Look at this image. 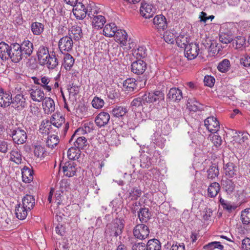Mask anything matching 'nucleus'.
<instances>
[{
  "label": "nucleus",
  "instance_id": "9",
  "mask_svg": "<svg viewBox=\"0 0 250 250\" xmlns=\"http://www.w3.org/2000/svg\"><path fill=\"white\" fill-rule=\"evenodd\" d=\"M149 233V229L148 227L144 224H138L133 229L134 236L141 240L146 238Z\"/></svg>",
  "mask_w": 250,
  "mask_h": 250
},
{
  "label": "nucleus",
  "instance_id": "40",
  "mask_svg": "<svg viewBox=\"0 0 250 250\" xmlns=\"http://www.w3.org/2000/svg\"><path fill=\"white\" fill-rule=\"evenodd\" d=\"M46 61H47L44 62V64H46V66L49 69H54L58 64V60L54 52L50 53L49 57L47 58Z\"/></svg>",
  "mask_w": 250,
  "mask_h": 250
},
{
  "label": "nucleus",
  "instance_id": "19",
  "mask_svg": "<svg viewBox=\"0 0 250 250\" xmlns=\"http://www.w3.org/2000/svg\"><path fill=\"white\" fill-rule=\"evenodd\" d=\"M110 119V115L107 112H102L96 116L95 122L98 127H102L108 124Z\"/></svg>",
  "mask_w": 250,
  "mask_h": 250
},
{
  "label": "nucleus",
  "instance_id": "39",
  "mask_svg": "<svg viewBox=\"0 0 250 250\" xmlns=\"http://www.w3.org/2000/svg\"><path fill=\"white\" fill-rule=\"evenodd\" d=\"M233 35L230 31L221 32L219 35V41L222 43L228 44L233 40Z\"/></svg>",
  "mask_w": 250,
  "mask_h": 250
},
{
  "label": "nucleus",
  "instance_id": "29",
  "mask_svg": "<svg viewBox=\"0 0 250 250\" xmlns=\"http://www.w3.org/2000/svg\"><path fill=\"white\" fill-rule=\"evenodd\" d=\"M22 202V205L26 208L27 209L31 210L35 206V199L33 196L26 194L23 197Z\"/></svg>",
  "mask_w": 250,
  "mask_h": 250
},
{
  "label": "nucleus",
  "instance_id": "64",
  "mask_svg": "<svg viewBox=\"0 0 250 250\" xmlns=\"http://www.w3.org/2000/svg\"><path fill=\"white\" fill-rule=\"evenodd\" d=\"M132 250H147L146 245L144 243H136L133 244Z\"/></svg>",
  "mask_w": 250,
  "mask_h": 250
},
{
  "label": "nucleus",
  "instance_id": "42",
  "mask_svg": "<svg viewBox=\"0 0 250 250\" xmlns=\"http://www.w3.org/2000/svg\"><path fill=\"white\" fill-rule=\"evenodd\" d=\"M236 167L233 163H228L225 167V174L230 178L236 175Z\"/></svg>",
  "mask_w": 250,
  "mask_h": 250
},
{
  "label": "nucleus",
  "instance_id": "61",
  "mask_svg": "<svg viewBox=\"0 0 250 250\" xmlns=\"http://www.w3.org/2000/svg\"><path fill=\"white\" fill-rule=\"evenodd\" d=\"M240 64L245 67H250V55L245 54L240 59Z\"/></svg>",
  "mask_w": 250,
  "mask_h": 250
},
{
  "label": "nucleus",
  "instance_id": "47",
  "mask_svg": "<svg viewBox=\"0 0 250 250\" xmlns=\"http://www.w3.org/2000/svg\"><path fill=\"white\" fill-rule=\"evenodd\" d=\"M146 102V98L144 94L143 95L135 98L131 103V105L135 108L143 106L145 104Z\"/></svg>",
  "mask_w": 250,
  "mask_h": 250
},
{
  "label": "nucleus",
  "instance_id": "4",
  "mask_svg": "<svg viewBox=\"0 0 250 250\" xmlns=\"http://www.w3.org/2000/svg\"><path fill=\"white\" fill-rule=\"evenodd\" d=\"M88 16L92 18V25L96 28H102L105 23L106 20L104 16L100 15H97L96 10L93 11L92 9L89 11L88 13Z\"/></svg>",
  "mask_w": 250,
  "mask_h": 250
},
{
  "label": "nucleus",
  "instance_id": "23",
  "mask_svg": "<svg viewBox=\"0 0 250 250\" xmlns=\"http://www.w3.org/2000/svg\"><path fill=\"white\" fill-rule=\"evenodd\" d=\"M42 108L46 114H50L55 110V103L50 97H45L42 101Z\"/></svg>",
  "mask_w": 250,
  "mask_h": 250
},
{
  "label": "nucleus",
  "instance_id": "2",
  "mask_svg": "<svg viewBox=\"0 0 250 250\" xmlns=\"http://www.w3.org/2000/svg\"><path fill=\"white\" fill-rule=\"evenodd\" d=\"M124 227L123 220L116 218L112 223L107 224L105 232L107 235L117 237L122 234Z\"/></svg>",
  "mask_w": 250,
  "mask_h": 250
},
{
  "label": "nucleus",
  "instance_id": "13",
  "mask_svg": "<svg viewBox=\"0 0 250 250\" xmlns=\"http://www.w3.org/2000/svg\"><path fill=\"white\" fill-rule=\"evenodd\" d=\"M140 14L146 19H149L153 17L155 13V9L153 6L146 2H142L140 8Z\"/></svg>",
  "mask_w": 250,
  "mask_h": 250
},
{
  "label": "nucleus",
  "instance_id": "30",
  "mask_svg": "<svg viewBox=\"0 0 250 250\" xmlns=\"http://www.w3.org/2000/svg\"><path fill=\"white\" fill-rule=\"evenodd\" d=\"M29 211V209H27L26 208H25L21 204L17 205L15 208L16 217L20 220L24 219L26 217L28 212Z\"/></svg>",
  "mask_w": 250,
  "mask_h": 250
},
{
  "label": "nucleus",
  "instance_id": "44",
  "mask_svg": "<svg viewBox=\"0 0 250 250\" xmlns=\"http://www.w3.org/2000/svg\"><path fill=\"white\" fill-rule=\"evenodd\" d=\"M175 41L178 46L184 49L189 43V41L187 36L180 35L176 38Z\"/></svg>",
  "mask_w": 250,
  "mask_h": 250
},
{
  "label": "nucleus",
  "instance_id": "59",
  "mask_svg": "<svg viewBox=\"0 0 250 250\" xmlns=\"http://www.w3.org/2000/svg\"><path fill=\"white\" fill-rule=\"evenodd\" d=\"M50 81L49 78L46 76L42 77L41 79V86L48 92H50L51 90V86L48 85Z\"/></svg>",
  "mask_w": 250,
  "mask_h": 250
},
{
  "label": "nucleus",
  "instance_id": "57",
  "mask_svg": "<svg viewBox=\"0 0 250 250\" xmlns=\"http://www.w3.org/2000/svg\"><path fill=\"white\" fill-rule=\"evenodd\" d=\"M107 142L109 145L112 146H118L120 144L119 136L116 133L111 135L110 137L108 138Z\"/></svg>",
  "mask_w": 250,
  "mask_h": 250
},
{
  "label": "nucleus",
  "instance_id": "51",
  "mask_svg": "<svg viewBox=\"0 0 250 250\" xmlns=\"http://www.w3.org/2000/svg\"><path fill=\"white\" fill-rule=\"evenodd\" d=\"M222 186L225 191L229 193H231L235 188L234 183L231 180L229 179L223 181Z\"/></svg>",
  "mask_w": 250,
  "mask_h": 250
},
{
  "label": "nucleus",
  "instance_id": "16",
  "mask_svg": "<svg viewBox=\"0 0 250 250\" xmlns=\"http://www.w3.org/2000/svg\"><path fill=\"white\" fill-rule=\"evenodd\" d=\"M61 165L62 166V169L64 175L71 177L75 175L77 168L74 162L68 161L64 163L63 165L62 164H61Z\"/></svg>",
  "mask_w": 250,
  "mask_h": 250
},
{
  "label": "nucleus",
  "instance_id": "17",
  "mask_svg": "<svg viewBox=\"0 0 250 250\" xmlns=\"http://www.w3.org/2000/svg\"><path fill=\"white\" fill-rule=\"evenodd\" d=\"M21 51L25 58H27L31 55L33 53L34 47L32 42L28 40L24 41L20 44Z\"/></svg>",
  "mask_w": 250,
  "mask_h": 250
},
{
  "label": "nucleus",
  "instance_id": "63",
  "mask_svg": "<svg viewBox=\"0 0 250 250\" xmlns=\"http://www.w3.org/2000/svg\"><path fill=\"white\" fill-rule=\"evenodd\" d=\"M129 194L132 199H136L141 195L142 191L139 188H134L131 190Z\"/></svg>",
  "mask_w": 250,
  "mask_h": 250
},
{
  "label": "nucleus",
  "instance_id": "20",
  "mask_svg": "<svg viewBox=\"0 0 250 250\" xmlns=\"http://www.w3.org/2000/svg\"><path fill=\"white\" fill-rule=\"evenodd\" d=\"M29 92L31 99L35 102H40L45 98L44 92L41 88H32Z\"/></svg>",
  "mask_w": 250,
  "mask_h": 250
},
{
  "label": "nucleus",
  "instance_id": "34",
  "mask_svg": "<svg viewBox=\"0 0 250 250\" xmlns=\"http://www.w3.org/2000/svg\"><path fill=\"white\" fill-rule=\"evenodd\" d=\"M128 112L126 107L122 106H116L112 110V114L114 117L123 119L124 117Z\"/></svg>",
  "mask_w": 250,
  "mask_h": 250
},
{
  "label": "nucleus",
  "instance_id": "45",
  "mask_svg": "<svg viewBox=\"0 0 250 250\" xmlns=\"http://www.w3.org/2000/svg\"><path fill=\"white\" fill-rule=\"evenodd\" d=\"M133 56L138 60H141L146 56V49L145 46H139L137 49H134Z\"/></svg>",
  "mask_w": 250,
  "mask_h": 250
},
{
  "label": "nucleus",
  "instance_id": "43",
  "mask_svg": "<svg viewBox=\"0 0 250 250\" xmlns=\"http://www.w3.org/2000/svg\"><path fill=\"white\" fill-rule=\"evenodd\" d=\"M10 160L17 164H21L22 159L20 151L17 149L12 150L10 153Z\"/></svg>",
  "mask_w": 250,
  "mask_h": 250
},
{
  "label": "nucleus",
  "instance_id": "11",
  "mask_svg": "<svg viewBox=\"0 0 250 250\" xmlns=\"http://www.w3.org/2000/svg\"><path fill=\"white\" fill-rule=\"evenodd\" d=\"M73 12L77 19L83 20L86 17V14L88 15L89 11L84 4L79 2L73 6Z\"/></svg>",
  "mask_w": 250,
  "mask_h": 250
},
{
  "label": "nucleus",
  "instance_id": "24",
  "mask_svg": "<svg viewBox=\"0 0 250 250\" xmlns=\"http://www.w3.org/2000/svg\"><path fill=\"white\" fill-rule=\"evenodd\" d=\"M11 44L1 42H0V58L2 60L9 59L10 55Z\"/></svg>",
  "mask_w": 250,
  "mask_h": 250
},
{
  "label": "nucleus",
  "instance_id": "58",
  "mask_svg": "<svg viewBox=\"0 0 250 250\" xmlns=\"http://www.w3.org/2000/svg\"><path fill=\"white\" fill-rule=\"evenodd\" d=\"M104 104V100L98 97H94L92 101V106L96 109H100L103 107Z\"/></svg>",
  "mask_w": 250,
  "mask_h": 250
},
{
  "label": "nucleus",
  "instance_id": "26",
  "mask_svg": "<svg viewBox=\"0 0 250 250\" xmlns=\"http://www.w3.org/2000/svg\"><path fill=\"white\" fill-rule=\"evenodd\" d=\"M220 190V186L219 183L213 182L208 187L207 189V196L208 198H215Z\"/></svg>",
  "mask_w": 250,
  "mask_h": 250
},
{
  "label": "nucleus",
  "instance_id": "46",
  "mask_svg": "<svg viewBox=\"0 0 250 250\" xmlns=\"http://www.w3.org/2000/svg\"><path fill=\"white\" fill-rule=\"evenodd\" d=\"M219 173V171L217 165L216 164H213L210 166L208 170V178L213 180L218 176Z\"/></svg>",
  "mask_w": 250,
  "mask_h": 250
},
{
  "label": "nucleus",
  "instance_id": "6",
  "mask_svg": "<svg viewBox=\"0 0 250 250\" xmlns=\"http://www.w3.org/2000/svg\"><path fill=\"white\" fill-rule=\"evenodd\" d=\"M185 55L188 60L195 59L199 53V45L197 42H191L185 47Z\"/></svg>",
  "mask_w": 250,
  "mask_h": 250
},
{
  "label": "nucleus",
  "instance_id": "35",
  "mask_svg": "<svg viewBox=\"0 0 250 250\" xmlns=\"http://www.w3.org/2000/svg\"><path fill=\"white\" fill-rule=\"evenodd\" d=\"M151 217V214L149 212L148 208H144L139 209L138 211V217L140 221L143 223L147 222Z\"/></svg>",
  "mask_w": 250,
  "mask_h": 250
},
{
  "label": "nucleus",
  "instance_id": "10",
  "mask_svg": "<svg viewBox=\"0 0 250 250\" xmlns=\"http://www.w3.org/2000/svg\"><path fill=\"white\" fill-rule=\"evenodd\" d=\"M59 48L61 52H70L72 50L73 42L70 37L65 36L61 38L58 43Z\"/></svg>",
  "mask_w": 250,
  "mask_h": 250
},
{
  "label": "nucleus",
  "instance_id": "14",
  "mask_svg": "<svg viewBox=\"0 0 250 250\" xmlns=\"http://www.w3.org/2000/svg\"><path fill=\"white\" fill-rule=\"evenodd\" d=\"M146 69V63L142 60L133 62L131 65V71L137 75L142 74Z\"/></svg>",
  "mask_w": 250,
  "mask_h": 250
},
{
  "label": "nucleus",
  "instance_id": "50",
  "mask_svg": "<svg viewBox=\"0 0 250 250\" xmlns=\"http://www.w3.org/2000/svg\"><path fill=\"white\" fill-rule=\"evenodd\" d=\"M240 219L244 225L250 224V208H247L241 211Z\"/></svg>",
  "mask_w": 250,
  "mask_h": 250
},
{
  "label": "nucleus",
  "instance_id": "3",
  "mask_svg": "<svg viewBox=\"0 0 250 250\" xmlns=\"http://www.w3.org/2000/svg\"><path fill=\"white\" fill-rule=\"evenodd\" d=\"M9 135L12 138L13 142L18 145L24 144L27 139L26 131L19 127L12 126L7 131Z\"/></svg>",
  "mask_w": 250,
  "mask_h": 250
},
{
  "label": "nucleus",
  "instance_id": "56",
  "mask_svg": "<svg viewBox=\"0 0 250 250\" xmlns=\"http://www.w3.org/2000/svg\"><path fill=\"white\" fill-rule=\"evenodd\" d=\"M210 141L216 147H219L222 142L221 137L217 134H211L209 136Z\"/></svg>",
  "mask_w": 250,
  "mask_h": 250
},
{
  "label": "nucleus",
  "instance_id": "53",
  "mask_svg": "<svg viewBox=\"0 0 250 250\" xmlns=\"http://www.w3.org/2000/svg\"><path fill=\"white\" fill-rule=\"evenodd\" d=\"M224 247L220 244V242L214 241L208 243L203 247L205 250H214L215 249L222 250Z\"/></svg>",
  "mask_w": 250,
  "mask_h": 250
},
{
  "label": "nucleus",
  "instance_id": "36",
  "mask_svg": "<svg viewBox=\"0 0 250 250\" xmlns=\"http://www.w3.org/2000/svg\"><path fill=\"white\" fill-rule=\"evenodd\" d=\"M22 179L25 183H30L33 180V171L27 167H24L22 169Z\"/></svg>",
  "mask_w": 250,
  "mask_h": 250
},
{
  "label": "nucleus",
  "instance_id": "7",
  "mask_svg": "<svg viewBox=\"0 0 250 250\" xmlns=\"http://www.w3.org/2000/svg\"><path fill=\"white\" fill-rule=\"evenodd\" d=\"M83 132V130L78 128L75 131L74 134L72 136L69 140V143H71L73 140H75L74 143V146L81 150L86 146L88 143L86 139L83 136L77 137L76 139L75 138L77 135L80 134L79 132Z\"/></svg>",
  "mask_w": 250,
  "mask_h": 250
},
{
  "label": "nucleus",
  "instance_id": "28",
  "mask_svg": "<svg viewBox=\"0 0 250 250\" xmlns=\"http://www.w3.org/2000/svg\"><path fill=\"white\" fill-rule=\"evenodd\" d=\"M75 62V59L69 53L64 55L62 65L66 71L71 70Z\"/></svg>",
  "mask_w": 250,
  "mask_h": 250
},
{
  "label": "nucleus",
  "instance_id": "49",
  "mask_svg": "<svg viewBox=\"0 0 250 250\" xmlns=\"http://www.w3.org/2000/svg\"><path fill=\"white\" fill-rule=\"evenodd\" d=\"M230 68V62L228 59H224L220 62L217 66L218 70L225 73L229 70Z\"/></svg>",
  "mask_w": 250,
  "mask_h": 250
},
{
  "label": "nucleus",
  "instance_id": "38",
  "mask_svg": "<svg viewBox=\"0 0 250 250\" xmlns=\"http://www.w3.org/2000/svg\"><path fill=\"white\" fill-rule=\"evenodd\" d=\"M188 108L190 111H197L200 109L201 104L195 98H189L187 104Z\"/></svg>",
  "mask_w": 250,
  "mask_h": 250
},
{
  "label": "nucleus",
  "instance_id": "15",
  "mask_svg": "<svg viewBox=\"0 0 250 250\" xmlns=\"http://www.w3.org/2000/svg\"><path fill=\"white\" fill-rule=\"evenodd\" d=\"M12 102V94L9 92L4 90L0 87V106L6 107L10 105Z\"/></svg>",
  "mask_w": 250,
  "mask_h": 250
},
{
  "label": "nucleus",
  "instance_id": "21",
  "mask_svg": "<svg viewBox=\"0 0 250 250\" xmlns=\"http://www.w3.org/2000/svg\"><path fill=\"white\" fill-rule=\"evenodd\" d=\"M167 98L173 102H179L183 98L182 92L178 88H171L169 90Z\"/></svg>",
  "mask_w": 250,
  "mask_h": 250
},
{
  "label": "nucleus",
  "instance_id": "41",
  "mask_svg": "<svg viewBox=\"0 0 250 250\" xmlns=\"http://www.w3.org/2000/svg\"><path fill=\"white\" fill-rule=\"evenodd\" d=\"M31 30L35 35H41L44 30V25L39 22H34L31 25Z\"/></svg>",
  "mask_w": 250,
  "mask_h": 250
},
{
  "label": "nucleus",
  "instance_id": "60",
  "mask_svg": "<svg viewBox=\"0 0 250 250\" xmlns=\"http://www.w3.org/2000/svg\"><path fill=\"white\" fill-rule=\"evenodd\" d=\"M44 152V148L42 147L41 146H35L34 150V153L35 156H37L38 158L43 157Z\"/></svg>",
  "mask_w": 250,
  "mask_h": 250
},
{
  "label": "nucleus",
  "instance_id": "55",
  "mask_svg": "<svg viewBox=\"0 0 250 250\" xmlns=\"http://www.w3.org/2000/svg\"><path fill=\"white\" fill-rule=\"evenodd\" d=\"M175 35L173 31H167L164 35V39L166 42L168 43L172 44L175 40Z\"/></svg>",
  "mask_w": 250,
  "mask_h": 250
},
{
  "label": "nucleus",
  "instance_id": "52",
  "mask_svg": "<svg viewBox=\"0 0 250 250\" xmlns=\"http://www.w3.org/2000/svg\"><path fill=\"white\" fill-rule=\"evenodd\" d=\"M59 142L58 137L55 135L49 136L46 140V146L50 148H53L56 146Z\"/></svg>",
  "mask_w": 250,
  "mask_h": 250
},
{
  "label": "nucleus",
  "instance_id": "25",
  "mask_svg": "<svg viewBox=\"0 0 250 250\" xmlns=\"http://www.w3.org/2000/svg\"><path fill=\"white\" fill-rule=\"evenodd\" d=\"M50 54L49 53L48 48L44 46H40L38 51V58L40 63L44 65V62L47 61V59L49 57Z\"/></svg>",
  "mask_w": 250,
  "mask_h": 250
},
{
  "label": "nucleus",
  "instance_id": "27",
  "mask_svg": "<svg viewBox=\"0 0 250 250\" xmlns=\"http://www.w3.org/2000/svg\"><path fill=\"white\" fill-rule=\"evenodd\" d=\"M136 86L137 81L134 78H128L124 81L123 83V88L125 91L128 92L133 91L136 89Z\"/></svg>",
  "mask_w": 250,
  "mask_h": 250
},
{
  "label": "nucleus",
  "instance_id": "37",
  "mask_svg": "<svg viewBox=\"0 0 250 250\" xmlns=\"http://www.w3.org/2000/svg\"><path fill=\"white\" fill-rule=\"evenodd\" d=\"M81 150L76 146H71L67 151V157L70 160H77L81 155Z\"/></svg>",
  "mask_w": 250,
  "mask_h": 250
},
{
  "label": "nucleus",
  "instance_id": "12",
  "mask_svg": "<svg viewBox=\"0 0 250 250\" xmlns=\"http://www.w3.org/2000/svg\"><path fill=\"white\" fill-rule=\"evenodd\" d=\"M204 125L210 132L216 133L220 128V125L217 119L213 116L208 117L204 121Z\"/></svg>",
  "mask_w": 250,
  "mask_h": 250
},
{
  "label": "nucleus",
  "instance_id": "8",
  "mask_svg": "<svg viewBox=\"0 0 250 250\" xmlns=\"http://www.w3.org/2000/svg\"><path fill=\"white\" fill-rule=\"evenodd\" d=\"M147 103H158V104L164 101L165 94L161 90H155L149 92L148 94L145 93Z\"/></svg>",
  "mask_w": 250,
  "mask_h": 250
},
{
  "label": "nucleus",
  "instance_id": "1",
  "mask_svg": "<svg viewBox=\"0 0 250 250\" xmlns=\"http://www.w3.org/2000/svg\"><path fill=\"white\" fill-rule=\"evenodd\" d=\"M51 125L56 128L55 131L57 133H59L63 136L65 135L69 127L68 123H65V119H61V122L57 123L56 120L52 117L50 121L44 120L42 122L40 130H42L43 133L49 134L51 132L50 129L53 128Z\"/></svg>",
  "mask_w": 250,
  "mask_h": 250
},
{
  "label": "nucleus",
  "instance_id": "22",
  "mask_svg": "<svg viewBox=\"0 0 250 250\" xmlns=\"http://www.w3.org/2000/svg\"><path fill=\"white\" fill-rule=\"evenodd\" d=\"M155 27L159 30H164L167 27V22L165 17L162 15L156 16L153 20Z\"/></svg>",
  "mask_w": 250,
  "mask_h": 250
},
{
  "label": "nucleus",
  "instance_id": "62",
  "mask_svg": "<svg viewBox=\"0 0 250 250\" xmlns=\"http://www.w3.org/2000/svg\"><path fill=\"white\" fill-rule=\"evenodd\" d=\"M204 82L205 85L211 87L214 85L215 83V79L211 76H206L204 78Z\"/></svg>",
  "mask_w": 250,
  "mask_h": 250
},
{
  "label": "nucleus",
  "instance_id": "48",
  "mask_svg": "<svg viewBox=\"0 0 250 250\" xmlns=\"http://www.w3.org/2000/svg\"><path fill=\"white\" fill-rule=\"evenodd\" d=\"M147 250H161L160 242L157 239H152L148 241L146 245Z\"/></svg>",
  "mask_w": 250,
  "mask_h": 250
},
{
  "label": "nucleus",
  "instance_id": "31",
  "mask_svg": "<svg viewBox=\"0 0 250 250\" xmlns=\"http://www.w3.org/2000/svg\"><path fill=\"white\" fill-rule=\"evenodd\" d=\"M68 37L74 39L75 41H79L82 37V31L80 27L77 25L73 26L69 30Z\"/></svg>",
  "mask_w": 250,
  "mask_h": 250
},
{
  "label": "nucleus",
  "instance_id": "5",
  "mask_svg": "<svg viewBox=\"0 0 250 250\" xmlns=\"http://www.w3.org/2000/svg\"><path fill=\"white\" fill-rule=\"evenodd\" d=\"M20 47V44L18 43L11 44L9 59L14 63L19 62L24 58L21 51V48Z\"/></svg>",
  "mask_w": 250,
  "mask_h": 250
},
{
  "label": "nucleus",
  "instance_id": "33",
  "mask_svg": "<svg viewBox=\"0 0 250 250\" xmlns=\"http://www.w3.org/2000/svg\"><path fill=\"white\" fill-rule=\"evenodd\" d=\"M116 40L120 42V43L123 45H126L127 42V34L126 32L122 29L117 30L116 34L114 36Z\"/></svg>",
  "mask_w": 250,
  "mask_h": 250
},
{
  "label": "nucleus",
  "instance_id": "18",
  "mask_svg": "<svg viewBox=\"0 0 250 250\" xmlns=\"http://www.w3.org/2000/svg\"><path fill=\"white\" fill-rule=\"evenodd\" d=\"M11 104L18 110L22 109L27 104L25 98L22 94H18L12 99Z\"/></svg>",
  "mask_w": 250,
  "mask_h": 250
},
{
  "label": "nucleus",
  "instance_id": "54",
  "mask_svg": "<svg viewBox=\"0 0 250 250\" xmlns=\"http://www.w3.org/2000/svg\"><path fill=\"white\" fill-rule=\"evenodd\" d=\"M60 190L61 193L69 191L70 188V181L66 179H62L59 183Z\"/></svg>",
  "mask_w": 250,
  "mask_h": 250
},
{
  "label": "nucleus",
  "instance_id": "32",
  "mask_svg": "<svg viewBox=\"0 0 250 250\" xmlns=\"http://www.w3.org/2000/svg\"><path fill=\"white\" fill-rule=\"evenodd\" d=\"M117 26L114 23L107 24L104 28L103 34L106 37H113L117 32Z\"/></svg>",
  "mask_w": 250,
  "mask_h": 250
}]
</instances>
